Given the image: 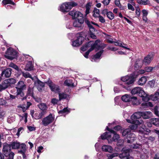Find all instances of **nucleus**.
Instances as JSON below:
<instances>
[{
  "mask_svg": "<svg viewBox=\"0 0 159 159\" xmlns=\"http://www.w3.org/2000/svg\"><path fill=\"white\" fill-rule=\"evenodd\" d=\"M106 45L104 44H101L100 45V40H97L94 43L93 41H91L88 43H86L83 46L81 50H93L94 48L102 49L106 47Z\"/></svg>",
  "mask_w": 159,
  "mask_h": 159,
  "instance_id": "1",
  "label": "nucleus"
},
{
  "mask_svg": "<svg viewBox=\"0 0 159 159\" xmlns=\"http://www.w3.org/2000/svg\"><path fill=\"white\" fill-rule=\"evenodd\" d=\"M131 93L132 94L138 93L139 96L142 98V100L144 101L147 102L149 100L148 95L140 87L134 88L131 91Z\"/></svg>",
  "mask_w": 159,
  "mask_h": 159,
  "instance_id": "2",
  "label": "nucleus"
},
{
  "mask_svg": "<svg viewBox=\"0 0 159 159\" xmlns=\"http://www.w3.org/2000/svg\"><path fill=\"white\" fill-rule=\"evenodd\" d=\"M77 5V4L73 1L66 2L61 5L60 10L63 13L68 12L73 7Z\"/></svg>",
  "mask_w": 159,
  "mask_h": 159,
  "instance_id": "3",
  "label": "nucleus"
},
{
  "mask_svg": "<svg viewBox=\"0 0 159 159\" xmlns=\"http://www.w3.org/2000/svg\"><path fill=\"white\" fill-rule=\"evenodd\" d=\"M141 117V112H137L134 113L131 117V120L126 119V121L128 123H137L140 124L141 123L137 120V119L140 118Z\"/></svg>",
  "mask_w": 159,
  "mask_h": 159,
  "instance_id": "4",
  "label": "nucleus"
},
{
  "mask_svg": "<svg viewBox=\"0 0 159 159\" xmlns=\"http://www.w3.org/2000/svg\"><path fill=\"white\" fill-rule=\"evenodd\" d=\"M45 83L49 86L52 91L55 93L60 92V89L59 86L55 84L51 80H49Z\"/></svg>",
  "mask_w": 159,
  "mask_h": 159,
  "instance_id": "5",
  "label": "nucleus"
},
{
  "mask_svg": "<svg viewBox=\"0 0 159 159\" xmlns=\"http://www.w3.org/2000/svg\"><path fill=\"white\" fill-rule=\"evenodd\" d=\"M54 120V117L52 114H50L48 116L42 119V123L44 126H46L52 123Z\"/></svg>",
  "mask_w": 159,
  "mask_h": 159,
  "instance_id": "6",
  "label": "nucleus"
},
{
  "mask_svg": "<svg viewBox=\"0 0 159 159\" xmlns=\"http://www.w3.org/2000/svg\"><path fill=\"white\" fill-rule=\"evenodd\" d=\"M18 55V53L16 50H7L5 56L8 59L13 60L16 58Z\"/></svg>",
  "mask_w": 159,
  "mask_h": 159,
  "instance_id": "7",
  "label": "nucleus"
},
{
  "mask_svg": "<svg viewBox=\"0 0 159 159\" xmlns=\"http://www.w3.org/2000/svg\"><path fill=\"white\" fill-rule=\"evenodd\" d=\"M84 40V37L80 34H77L76 39L73 41L72 45L73 47L79 46L82 43Z\"/></svg>",
  "mask_w": 159,
  "mask_h": 159,
  "instance_id": "8",
  "label": "nucleus"
},
{
  "mask_svg": "<svg viewBox=\"0 0 159 159\" xmlns=\"http://www.w3.org/2000/svg\"><path fill=\"white\" fill-rule=\"evenodd\" d=\"M107 42L110 43H114V44L116 46H118L120 47H122L123 48L127 49L128 50H129V49L127 48L126 46V45L122 44L121 42L120 41H117L115 40V41H113L112 39L111 38H109L107 40Z\"/></svg>",
  "mask_w": 159,
  "mask_h": 159,
  "instance_id": "9",
  "label": "nucleus"
},
{
  "mask_svg": "<svg viewBox=\"0 0 159 159\" xmlns=\"http://www.w3.org/2000/svg\"><path fill=\"white\" fill-rule=\"evenodd\" d=\"M121 80L127 85L133 84L134 81V78L132 76L128 75L122 77Z\"/></svg>",
  "mask_w": 159,
  "mask_h": 159,
  "instance_id": "10",
  "label": "nucleus"
},
{
  "mask_svg": "<svg viewBox=\"0 0 159 159\" xmlns=\"http://www.w3.org/2000/svg\"><path fill=\"white\" fill-rule=\"evenodd\" d=\"M84 22L83 17H80V18H78L75 20L73 23V25L76 27H81Z\"/></svg>",
  "mask_w": 159,
  "mask_h": 159,
  "instance_id": "11",
  "label": "nucleus"
},
{
  "mask_svg": "<svg viewBox=\"0 0 159 159\" xmlns=\"http://www.w3.org/2000/svg\"><path fill=\"white\" fill-rule=\"evenodd\" d=\"M112 134L110 132H106L101 136V139H107L108 142L112 141V138H111Z\"/></svg>",
  "mask_w": 159,
  "mask_h": 159,
  "instance_id": "12",
  "label": "nucleus"
},
{
  "mask_svg": "<svg viewBox=\"0 0 159 159\" xmlns=\"http://www.w3.org/2000/svg\"><path fill=\"white\" fill-rule=\"evenodd\" d=\"M11 145L10 144H5L3 146L2 151L4 154L6 156L11 151Z\"/></svg>",
  "mask_w": 159,
  "mask_h": 159,
  "instance_id": "13",
  "label": "nucleus"
},
{
  "mask_svg": "<svg viewBox=\"0 0 159 159\" xmlns=\"http://www.w3.org/2000/svg\"><path fill=\"white\" fill-rule=\"evenodd\" d=\"M16 88V90H24L26 89V85L23 81H20L18 82Z\"/></svg>",
  "mask_w": 159,
  "mask_h": 159,
  "instance_id": "14",
  "label": "nucleus"
},
{
  "mask_svg": "<svg viewBox=\"0 0 159 159\" xmlns=\"http://www.w3.org/2000/svg\"><path fill=\"white\" fill-rule=\"evenodd\" d=\"M103 50H100L96 54L93 55L91 57V61H97L100 59V57L103 52Z\"/></svg>",
  "mask_w": 159,
  "mask_h": 159,
  "instance_id": "15",
  "label": "nucleus"
},
{
  "mask_svg": "<svg viewBox=\"0 0 159 159\" xmlns=\"http://www.w3.org/2000/svg\"><path fill=\"white\" fill-rule=\"evenodd\" d=\"M122 153L119 155V157L122 159H124L129 156V150H125L124 148L122 150Z\"/></svg>",
  "mask_w": 159,
  "mask_h": 159,
  "instance_id": "16",
  "label": "nucleus"
},
{
  "mask_svg": "<svg viewBox=\"0 0 159 159\" xmlns=\"http://www.w3.org/2000/svg\"><path fill=\"white\" fill-rule=\"evenodd\" d=\"M12 69L10 68H7L2 72L1 76H3L4 75V76L6 77H9L11 74Z\"/></svg>",
  "mask_w": 159,
  "mask_h": 159,
  "instance_id": "17",
  "label": "nucleus"
},
{
  "mask_svg": "<svg viewBox=\"0 0 159 159\" xmlns=\"http://www.w3.org/2000/svg\"><path fill=\"white\" fill-rule=\"evenodd\" d=\"M153 56V54H152V55H148L143 60V63L145 65H148L152 60Z\"/></svg>",
  "mask_w": 159,
  "mask_h": 159,
  "instance_id": "18",
  "label": "nucleus"
},
{
  "mask_svg": "<svg viewBox=\"0 0 159 159\" xmlns=\"http://www.w3.org/2000/svg\"><path fill=\"white\" fill-rule=\"evenodd\" d=\"M106 129L109 132H110L112 134H113V137H112V141L117 140L119 138V135L116 134V132L113 130L109 129L108 126H107Z\"/></svg>",
  "mask_w": 159,
  "mask_h": 159,
  "instance_id": "19",
  "label": "nucleus"
},
{
  "mask_svg": "<svg viewBox=\"0 0 159 159\" xmlns=\"http://www.w3.org/2000/svg\"><path fill=\"white\" fill-rule=\"evenodd\" d=\"M35 85L39 91H41L42 89L45 86V83L39 80H38L35 82Z\"/></svg>",
  "mask_w": 159,
  "mask_h": 159,
  "instance_id": "20",
  "label": "nucleus"
},
{
  "mask_svg": "<svg viewBox=\"0 0 159 159\" xmlns=\"http://www.w3.org/2000/svg\"><path fill=\"white\" fill-rule=\"evenodd\" d=\"M102 149L103 151L109 153H111L113 150L111 146L106 145L102 146Z\"/></svg>",
  "mask_w": 159,
  "mask_h": 159,
  "instance_id": "21",
  "label": "nucleus"
},
{
  "mask_svg": "<svg viewBox=\"0 0 159 159\" xmlns=\"http://www.w3.org/2000/svg\"><path fill=\"white\" fill-rule=\"evenodd\" d=\"M127 143H131L135 140L136 138L135 135L133 133H130L129 135L127 136Z\"/></svg>",
  "mask_w": 159,
  "mask_h": 159,
  "instance_id": "22",
  "label": "nucleus"
},
{
  "mask_svg": "<svg viewBox=\"0 0 159 159\" xmlns=\"http://www.w3.org/2000/svg\"><path fill=\"white\" fill-rule=\"evenodd\" d=\"M85 22L88 25L90 30L92 31H94L95 30V29L93 27L92 25V24H94L95 25H97V26H99L98 25H97V24L94 23L92 21L90 22L88 20H85Z\"/></svg>",
  "mask_w": 159,
  "mask_h": 159,
  "instance_id": "23",
  "label": "nucleus"
},
{
  "mask_svg": "<svg viewBox=\"0 0 159 159\" xmlns=\"http://www.w3.org/2000/svg\"><path fill=\"white\" fill-rule=\"evenodd\" d=\"M152 116V113L149 111L141 112V116L144 119H146L149 118Z\"/></svg>",
  "mask_w": 159,
  "mask_h": 159,
  "instance_id": "24",
  "label": "nucleus"
},
{
  "mask_svg": "<svg viewBox=\"0 0 159 159\" xmlns=\"http://www.w3.org/2000/svg\"><path fill=\"white\" fill-rule=\"evenodd\" d=\"M34 68V66L31 61H29L26 64L25 70L27 71L32 70Z\"/></svg>",
  "mask_w": 159,
  "mask_h": 159,
  "instance_id": "25",
  "label": "nucleus"
},
{
  "mask_svg": "<svg viewBox=\"0 0 159 159\" xmlns=\"http://www.w3.org/2000/svg\"><path fill=\"white\" fill-rule=\"evenodd\" d=\"M9 86L6 80H4L1 84H0V91L5 90Z\"/></svg>",
  "mask_w": 159,
  "mask_h": 159,
  "instance_id": "26",
  "label": "nucleus"
},
{
  "mask_svg": "<svg viewBox=\"0 0 159 159\" xmlns=\"http://www.w3.org/2000/svg\"><path fill=\"white\" fill-rule=\"evenodd\" d=\"M64 84L66 86L68 87H74L76 86L77 84V82L75 84H74V83L72 82V80H65L64 82Z\"/></svg>",
  "mask_w": 159,
  "mask_h": 159,
  "instance_id": "27",
  "label": "nucleus"
},
{
  "mask_svg": "<svg viewBox=\"0 0 159 159\" xmlns=\"http://www.w3.org/2000/svg\"><path fill=\"white\" fill-rule=\"evenodd\" d=\"M23 90H16V96L18 98L19 97H21V98H20L22 100H24L26 98V97L25 96L24 97V93L23 92Z\"/></svg>",
  "mask_w": 159,
  "mask_h": 159,
  "instance_id": "28",
  "label": "nucleus"
},
{
  "mask_svg": "<svg viewBox=\"0 0 159 159\" xmlns=\"http://www.w3.org/2000/svg\"><path fill=\"white\" fill-rule=\"evenodd\" d=\"M147 81L146 76H143L140 78L138 82V84L139 85H143Z\"/></svg>",
  "mask_w": 159,
  "mask_h": 159,
  "instance_id": "29",
  "label": "nucleus"
},
{
  "mask_svg": "<svg viewBox=\"0 0 159 159\" xmlns=\"http://www.w3.org/2000/svg\"><path fill=\"white\" fill-rule=\"evenodd\" d=\"M9 66L14 69L18 71L19 73L20 72H22V70L21 69H19L16 64L12 62H11L10 63L9 65Z\"/></svg>",
  "mask_w": 159,
  "mask_h": 159,
  "instance_id": "30",
  "label": "nucleus"
},
{
  "mask_svg": "<svg viewBox=\"0 0 159 159\" xmlns=\"http://www.w3.org/2000/svg\"><path fill=\"white\" fill-rule=\"evenodd\" d=\"M148 97L149 98V100L151 99L153 101L157 100L159 99V93L156 92L153 95L151 96L150 98L149 97L148 95Z\"/></svg>",
  "mask_w": 159,
  "mask_h": 159,
  "instance_id": "31",
  "label": "nucleus"
},
{
  "mask_svg": "<svg viewBox=\"0 0 159 159\" xmlns=\"http://www.w3.org/2000/svg\"><path fill=\"white\" fill-rule=\"evenodd\" d=\"M143 62L140 59H138L136 61L134 66L136 69H138L141 67Z\"/></svg>",
  "mask_w": 159,
  "mask_h": 159,
  "instance_id": "32",
  "label": "nucleus"
},
{
  "mask_svg": "<svg viewBox=\"0 0 159 159\" xmlns=\"http://www.w3.org/2000/svg\"><path fill=\"white\" fill-rule=\"evenodd\" d=\"M12 148L13 149H17L19 148L20 146L19 143L17 142H14L10 144Z\"/></svg>",
  "mask_w": 159,
  "mask_h": 159,
  "instance_id": "33",
  "label": "nucleus"
},
{
  "mask_svg": "<svg viewBox=\"0 0 159 159\" xmlns=\"http://www.w3.org/2000/svg\"><path fill=\"white\" fill-rule=\"evenodd\" d=\"M59 100H61L63 99L67 98L69 97V95L64 93H58Z\"/></svg>",
  "mask_w": 159,
  "mask_h": 159,
  "instance_id": "34",
  "label": "nucleus"
},
{
  "mask_svg": "<svg viewBox=\"0 0 159 159\" xmlns=\"http://www.w3.org/2000/svg\"><path fill=\"white\" fill-rule=\"evenodd\" d=\"M150 121L152 124L156 126L159 125V119L157 118H152L150 120Z\"/></svg>",
  "mask_w": 159,
  "mask_h": 159,
  "instance_id": "35",
  "label": "nucleus"
},
{
  "mask_svg": "<svg viewBox=\"0 0 159 159\" xmlns=\"http://www.w3.org/2000/svg\"><path fill=\"white\" fill-rule=\"evenodd\" d=\"M92 3L90 2H88L86 4L85 6V13L86 15H87V14L89 13V10L91 7V6H92Z\"/></svg>",
  "mask_w": 159,
  "mask_h": 159,
  "instance_id": "36",
  "label": "nucleus"
},
{
  "mask_svg": "<svg viewBox=\"0 0 159 159\" xmlns=\"http://www.w3.org/2000/svg\"><path fill=\"white\" fill-rule=\"evenodd\" d=\"M38 107L42 111H45L47 109V107L45 103H41L38 105Z\"/></svg>",
  "mask_w": 159,
  "mask_h": 159,
  "instance_id": "37",
  "label": "nucleus"
},
{
  "mask_svg": "<svg viewBox=\"0 0 159 159\" xmlns=\"http://www.w3.org/2000/svg\"><path fill=\"white\" fill-rule=\"evenodd\" d=\"M82 16V14L80 12L78 11H76L73 19L77 18L78 19V18H80V17H83Z\"/></svg>",
  "mask_w": 159,
  "mask_h": 159,
  "instance_id": "38",
  "label": "nucleus"
},
{
  "mask_svg": "<svg viewBox=\"0 0 159 159\" xmlns=\"http://www.w3.org/2000/svg\"><path fill=\"white\" fill-rule=\"evenodd\" d=\"M19 73V75L22 73L23 76L25 78H29L33 80V78L32 77L31 75L28 72L25 73L22 71V72H20Z\"/></svg>",
  "mask_w": 159,
  "mask_h": 159,
  "instance_id": "39",
  "label": "nucleus"
},
{
  "mask_svg": "<svg viewBox=\"0 0 159 159\" xmlns=\"http://www.w3.org/2000/svg\"><path fill=\"white\" fill-rule=\"evenodd\" d=\"M121 99L125 102H128L129 101L130 97L128 95L126 94L122 97Z\"/></svg>",
  "mask_w": 159,
  "mask_h": 159,
  "instance_id": "40",
  "label": "nucleus"
},
{
  "mask_svg": "<svg viewBox=\"0 0 159 159\" xmlns=\"http://www.w3.org/2000/svg\"><path fill=\"white\" fill-rule=\"evenodd\" d=\"M46 111H42L39 113L38 116H36L35 118L36 119H39L42 118V117L46 114Z\"/></svg>",
  "mask_w": 159,
  "mask_h": 159,
  "instance_id": "41",
  "label": "nucleus"
},
{
  "mask_svg": "<svg viewBox=\"0 0 159 159\" xmlns=\"http://www.w3.org/2000/svg\"><path fill=\"white\" fill-rule=\"evenodd\" d=\"M93 16L95 17H98L99 15V10L96 8H95L93 11Z\"/></svg>",
  "mask_w": 159,
  "mask_h": 159,
  "instance_id": "42",
  "label": "nucleus"
},
{
  "mask_svg": "<svg viewBox=\"0 0 159 159\" xmlns=\"http://www.w3.org/2000/svg\"><path fill=\"white\" fill-rule=\"evenodd\" d=\"M9 86H10L11 84H13L16 83V80L13 78H10L6 80Z\"/></svg>",
  "mask_w": 159,
  "mask_h": 159,
  "instance_id": "43",
  "label": "nucleus"
},
{
  "mask_svg": "<svg viewBox=\"0 0 159 159\" xmlns=\"http://www.w3.org/2000/svg\"><path fill=\"white\" fill-rule=\"evenodd\" d=\"M2 3L4 5L11 4L14 5L15 4V3L11 0H3L2 1Z\"/></svg>",
  "mask_w": 159,
  "mask_h": 159,
  "instance_id": "44",
  "label": "nucleus"
},
{
  "mask_svg": "<svg viewBox=\"0 0 159 159\" xmlns=\"http://www.w3.org/2000/svg\"><path fill=\"white\" fill-rule=\"evenodd\" d=\"M146 128L144 125H142V129H140L139 130V133L140 134H143L146 131L147 132H149L150 130H146Z\"/></svg>",
  "mask_w": 159,
  "mask_h": 159,
  "instance_id": "45",
  "label": "nucleus"
},
{
  "mask_svg": "<svg viewBox=\"0 0 159 159\" xmlns=\"http://www.w3.org/2000/svg\"><path fill=\"white\" fill-rule=\"evenodd\" d=\"M131 133H130V129H127L124 130L122 132V135L123 136H125L126 135L128 136V135Z\"/></svg>",
  "mask_w": 159,
  "mask_h": 159,
  "instance_id": "46",
  "label": "nucleus"
},
{
  "mask_svg": "<svg viewBox=\"0 0 159 159\" xmlns=\"http://www.w3.org/2000/svg\"><path fill=\"white\" fill-rule=\"evenodd\" d=\"M70 109H67V108H65L59 111V114H63L64 113H68L70 112Z\"/></svg>",
  "mask_w": 159,
  "mask_h": 159,
  "instance_id": "47",
  "label": "nucleus"
},
{
  "mask_svg": "<svg viewBox=\"0 0 159 159\" xmlns=\"http://www.w3.org/2000/svg\"><path fill=\"white\" fill-rule=\"evenodd\" d=\"M33 88L29 87L28 89L27 95L28 96H33Z\"/></svg>",
  "mask_w": 159,
  "mask_h": 159,
  "instance_id": "48",
  "label": "nucleus"
},
{
  "mask_svg": "<svg viewBox=\"0 0 159 159\" xmlns=\"http://www.w3.org/2000/svg\"><path fill=\"white\" fill-rule=\"evenodd\" d=\"M85 50H81V52L84 55V56L86 58H88V55L92 50H88L86 52H84V51Z\"/></svg>",
  "mask_w": 159,
  "mask_h": 159,
  "instance_id": "49",
  "label": "nucleus"
},
{
  "mask_svg": "<svg viewBox=\"0 0 159 159\" xmlns=\"http://www.w3.org/2000/svg\"><path fill=\"white\" fill-rule=\"evenodd\" d=\"M119 155L117 153H113L111 154H108L107 155V156L108 157L107 159H112L114 157H117Z\"/></svg>",
  "mask_w": 159,
  "mask_h": 159,
  "instance_id": "50",
  "label": "nucleus"
},
{
  "mask_svg": "<svg viewBox=\"0 0 159 159\" xmlns=\"http://www.w3.org/2000/svg\"><path fill=\"white\" fill-rule=\"evenodd\" d=\"M107 16V17L111 20L113 19L114 17V16L113 13L110 11L108 12Z\"/></svg>",
  "mask_w": 159,
  "mask_h": 159,
  "instance_id": "51",
  "label": "nucleus"
},
{
  "mask_svg": "<svg viewBox=\"0 0 159 159\" xmlns=\"http://www.w3.org/2000/svg\"><path fill=\"white\" fill-rule=\"evenodd\" d=\"M149 0H139L138 3L143 5H146L148 4Z\"/></svg>",
  "mask_w": 159,
  "mask_h": 159,
  "instance_id": "52",
  "label": "nucleus"
},
{
  "mask_svg": "<svg viewBox=\"0 0 159 159\" xmlns=\"http://www.w3.org/2000/svg\"><path fill=\"white\" fill-rule=\"evenodd\" d=\"M143 106H144L145 108L147 107H153V104L152 103L150 102H149L147 103H143L142 104Z\"/></svg>",
  "mask_w": 159,
  "mask_h": 159,
  "instance_id": "53",
  "label": "nucleus"
},
{
  "mask_svg": "<svg viewBox=\"0 0 159 159\" xmlns=\"http://www.w3.org/2000/svg\"><path fill=\"white\" fill-rule=\"evenodd\" d=\"M156 68V67H153L151 66H147L145 68V70L146 72H150L155 69Z\"/></svg>",
  "mask_w": 159,
  "mask_h": 159,
  "instance_id": "54",
  "label": "nucleus"
},
{
  "mask_svg": "<svg viewBox=\"0 0 159 159\" xmlns=\"http://www.w3.org/2000/svg\"><path fill=\"white\" fill-rule=\"evenodd\" d=\"M132 124L129 126L130 128L131 129H136L138 127V125L139 124H137V123H132Z\"/></svg>",
  "mask_w": 159,
  "mask_h": 159,
  "instance_id": "55",
  "label": "nucleus"
},
{
  "mask_svg": "<svg viewBox=\"0 0 159 159\" xmlns=\"http://www.w3.org/2000/svg\"><path fill=\"white\" fill-rule=\"evenodd\" d=\"M136 17H139L140 16V10L139 7H136Z\"/></svg>",
  "mask_w": 159,
  "mask_h": 159,
  "instance_id": "56",
  "label": "nucleus"
},
{
  "mask_svg": "<svg viewBox=\"0 0 159 159\" xmlns=\"http://www.w3.org/2000/svg\"><path fill=\"white\" fill-rule=\"evenodd\" d=\"M99 21L102 23H104L105 22V20L104 18L102 16H100L98 17Z\"/></svg>",
  "mask_w": 159,
  "mask_h": 159,
  "instance_id": "57",
  "label": "nucleus"
},
{
  "mask_svg": "<svg viewBox=\"0 0 159 159\" xmlns=\"http://www.w3.org/2000/svg\"><path fill=\"white\" fill-rule=\"evenodd\" d=\"M7 103L6 101L3 99L0 98V105H5Z\"/></svg>",
  "mask_w": 159,
  "mask_h": 159,
  "instance_id": "58",
  "label": "nucleus"
},
{
  "mask_svg": "<svg viewBox=\"0 0 159 159\" xmlns=\"http://www.w3.org/2000/svg\"><path fill=\"white\" fill-rule=\"evenodd\" d=\"M108 12L109 11H108L107 9H104L102 11V14L104 16H105L106 15H107Z\"/></svg>",
  "mask_w": 159,
  "mask_h": 159,
  "instance_id": "59",
  "label": "nucleus"
},
{
  "mask_svg": "<svg viewBox=\"0 0 159 159\" xmlns=\"http://www.w3.org/2000/svg\"><path fill=\"white\" fill-rule=\"evenodd\" d=\"M128 7L129 9L131 10L132 11H134V9L133 6L130 3H128Z\"/></svg>",
  "mask_w": 159,
  "mask_h": 159,
  "instance_id": "60",
  "label": "nucleus"
},
{
  "mask_svg": "<svg viewBox=\"0 0 159 159\" xmlns=\"http://www.w3.org/2000/svg\"><path fill=\"white\" fill-rule=\"evenodd\" d=\"M110 0H104L102 2L103 3L104 5H107L109 4Z\"/></svg>",
  "mask_w": 159,
  "mask_h": 159,
  "instance_id": "61",
  "label": "nucleus"
},
{
  "mask_svg": "<svg viewBox=\"0 0 159 159\" xmlns=\"http://www.w3.org/2000/svg\"><path fill=\"white\" fill-rule=\"evenodd\" d=\"M58 101V100L56 98H53L52 100V102L53 104H55L57 103Z\"/></svg>",
  "mask_w": 159,
  "mask_h": 159,
  "instance_id": "62",
  "label": "nucleus"
},
{
  "mask_svg": "<svg viewBox=\"0 0 159 159\" xmlns=\"http://www.w3.org/2000/svg\"><path fill=\"white\" fill-rule=\"evenodd\" d=\"M14 155V154L13 152H11L10 153H9L7 155H9L10 159H13Z\"/></svg>",
  "mask_w": 159,
  "mask_h": 159,
  "instance_id": "63",
  "label": "nucleus"
},
{
  "mask_svg": "<svg viewBox=\"0 0 159 159\" xmlns=\"http://www.w3.org/2000/svg\"><path fill=\"white\" fill-rule=\"evenodd\" d=\"M28 129L30 131H32L33 130H34L35 129V128L32 126H27Z\"/></svg>",
  "mask_w": 159,
  "mask_h": 159,
  "instance_id": "64",
  "label": "nucleus"
}]
</instances>
